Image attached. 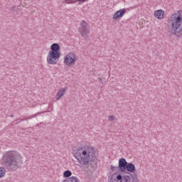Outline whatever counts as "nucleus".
<instances>
[{"instance_id":"f257e3e1","label":"nucleus","mask_w":182,"mask_h":182,"mask_svg":"<svg viewBox=\"0 0 182 182\" xmlns=\"http://www.w3.org/2000/svg\"><path fill=\"white\" fill-rule=\"evenodd\" d=\"M73 156L82 166H89V161L96 164V151L93 146H77L73 149Z\"/></svg>"},{"instance_id":"f03ea898","label":"nucleus","mask_w":182,"mask_h":182,"mask_svg":"<svg viewBox=\"0 0 182 182\" xmlns=\"http://www.w3.org/2000/svg\"><path fill=\"white\" fill-rule=\"evenodd\" d=\"M4 166L8 170L16 171L18 168L22 167V158L21 155L15 151H11L6 154L4 158Z\"/></svg>"},{"instance_id":"7ed1b4c3","label":"nucleus","mask_w":182,"mask_h":182,"mask_svg":"<svg viewBox=\"0 0 182 182\" xmlns=\"http://www.w3.org/2000/svg\"><path fill=\"white\" fill-rule=\"evenodd\" d=\"M172 31L171 35H176L178 38H181L182 35V16L181 11H178L172 14L169 18Z\"/></svg>"},{"instance_id":"20e7f679","label":"nucleus","mask_w":182,"mask_h":182,"mask_svg":"<svg viewBox=\"0 0 182 182\" xmlns=\"http://www.w3.org/2000/svg\"><path fill=\"white\" fill-rule=\"evenodd\" d=\"M110 180L109 182H139L140 180L137 176V174L134 176L132 173H127L126 175H122L119 173V171L114 172L112 174L109 173Z\"/></svg>"},{"instance_id":"39448f33","label":"nucleus","mask_w":182,"mask_h":182,"mask_svg":"<svg viewBox=\"0 0 182 182\" xmlns=\"http://www.w3.org/2000/svg\"><path fill=\"white\" fill-rule=\"evenodd\" d=\"M50 49L47 57L48 64L56 65L60 58V46L58 43H54L50 46Z\"/></svg>"},{"instance_id":"423d86ee","label":"nucleus","mask_w":182,"mask_h":182,"mask_svg":"<svg viewBox=\"0 0 182 182\" xmlns=\"http://www.w3.org/2000/svg\"><path fill=\"white\" fill-rule=\"evenodd\" d=\"M127 161L126 159L121 158L119 159L118 167H116L113 165L110 166L109 170L113 173V171H117L119 170V173L118 174H122V176H126L128 173H126V167L127 166Z\"/></svg>"},{"instance_id":"0eeeda50","label":"nucleus","mask_w":182,"mask_h":182,"mask_svg":"<svg viewBox=\"0 0 182 182\" xmlns=\"http://www.w3.org/2000/svg\"><path fill=\"white\" fill-rule=\"evenodd\" d=\"M90 28H89V24L86 23V21H82L80 23V26L79 28V32L84 39H87L89 38V33H90Z\"/></svg>"},{"instance_id":"6e6552de","label":"nucleus","mask_w":182,"mask_h":182,"mask_svg":"<svg viewBox=\"0 0 182 182\" xmlns=\"http://www.w3.org/2000/svg\"><path fill=\"white\" fill-rule=\"evenodd\" d=\"M76 62H77V55L75 54V53H68L64 58V63H65L67 66H72V65H75Z\"/></svg>"},{"instance_id":"1a4fd4ad","label":"nucleus","mask_w":182,"mask_h":182,"mask_svg":"<svg viewBox=\"0 0 182 182\" xmlns=\"http://www.w3.org/2000/svg\"><path fill=\"white\" fill-rule=\"evenodd\" d=\"M136 171V166L132 163H127V167L125 168V173H134Z\"/></svg>"},{"instance_id":"9d476101","label":"nucleus","mask_w":182,"mask_h":182,"mask_svg":"<svg viewBox=\"0 0 182 182\" xmlns=\"http://www.w3.org/2000/svg\"><path fill=\"white\" fill-rule=\"evenodd\" d=\"M124 14H126V9H120L113 15L112 18L113 19H118V18H122Z\"/></svg>"},{"instance_id":"9b49d317","label":"nucleus","mask_w":182,"mask_h":182,"mask_svg":"<svg viewBox=\"0 0 182 182\" xmlns=\"http://www.w3.org/2000/svg\"><path fill=\"white\" fill-rule=\"evenodd\" d=\"M154 15L157 19H163L164 18V11L160 9L154 11Z\"/></svg>"},{"instance_id":"f8f14e48","label":"nucleus","mask_w":182,"mask_h":182,"mask_svg":"<svg viewBox=\"0 0 182 182\" xmlns=\"http://www.w3.org/2000/svg\"><path fill=\"white\" fill-rule=\"evenodd\" d=\"M67 89L66 88H61L57 93V100H59L63 95L66 92Z\"/></svg>"},{"instance_id":"ddd939ff","label":"nucleus","mask_w":182,"mask_h":182,"mask_svg":"<svg viewBox=\"0 0 182 182\" xmlns=\"http://www.w3.org/2000/svg\"><path fill=\"white\" fill-rule=\"evenodd\" d=\"M78 2H86L87 0H77ZM76 0H65V4H75Z\"/></svg>"},{"instance_id":"4468645a","label":"nucleus","mask_w":182,"mask_h":182,"mask_svg":"<svg viewBox=\"0 0 182 182\" xmlns=\"http://www.w3.org/2000/svg\"><path fill=\"white\" fill-rule=\"evenodd\" d=\"M6 172V170H5V168L0 167V178H2L5 176V173Z\"/></svg>"},{"instance_id":"2eb2a0df","label":"nucleus","mask_w":182,"mask_h":182,"mask_svg":"<svg viewBox=\"0 0 182 182\" xmlns=\"http://www.w3.org/2000/svg\"><path fill=\"white\" fill-rule=\"evenodd\" d=\"M10 11H11V12H18V7L16 6H11Z\"/></svg>"},{"instance_id":"dca6fc26","label":"nucleus","mask_w":182,"mask_h":182,"mask_svg":"<svg viewBox=\"0 0 182 182\" xmlns=\"http://www.w3.org/2000/svg\"><path fill=\"white\" fill-rule=\"evenodd\" d=\"M108 120H109V122H113V120H114V117L113 115H110L108 117Z\"/></svg>"},{"instance_id":"f3484780","label":"nucleus","mask_w":182,"mask_h":182,"mask_svg":"<svg viewBox=\"0 0 182 182\" xmlns=\"http://www.w3.org/2000/svg\"><path fill=\"white\" fill-rule=\"evenodd\" d=\"M99 82L103 85V80L102 78L99 77Z\"/></svg>"},{"instance_id":"a211bd4d","label":"nucleus","mask_w":182,"mask_h":182,"mask_svg":"<svg viewBox=\"0 0 182 182\" xmlns=\"http://www.w3.org/2000/svg\"><path fill=\"white\" fill-rule=\"evenodd\" d=\"M11 117H14V115H11Z\"/></svg>"}]
</instances>
